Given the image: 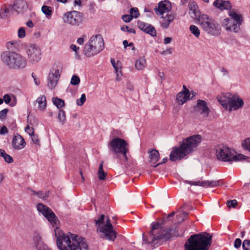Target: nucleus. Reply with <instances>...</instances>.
<instances>
[{
  "instance_id": "9",
  "label": "nucleus",
  "mask_w": 250,
  "mask_h": 250,
  "mask_svg": "<svg viewBox=\"0 0 250 250\" xmlns=\"http://www.w3.org/2000/svg\"><path fill=\"white\" fill-rule=\"evenodd\" d=\"M128 143L123 139L116 137L112 139L108 145V147L110 151L115 155L121 154L125 161H127V153L128 151Z\"/></svg>"
},
{
  "instance_id": "53",
  "label": "nucleus",
  "mask_w": 250,
  "mask_h": 250,
  "mask_svg": "<svg viewBox=\"0 0 250 250\" xmlns=\"http://www.w3.org/2000/svg\"><path fill=\"white\" fill-rule=\"evenodd\" d=\"M31 136L32 141L33 142L34 144L36 145H39L40 141L38 138V136L37 135H35L34 134Z\"/></svg>"
},
{
  "instance_id": "48",
  "label": "nucleus",
  "mask_w": 250,
  "mask_h": 250,
  "mask_svg": "<svg viewBox=\"0 0 250 250\" xmlns=\"http://www.w3.org/2000/svg\"><path fill=\"white\" fill-rule=\"evenodd\" d=\"M8 112V109L7 108H5L0 111V119L3 120L5 119L7 116Z\"/></svg>"
},
{
  "instance_id": "31",
  "label": "nucleus",
  "mask_w": 250,
  "mask_h": 250,
  "mask_svg": "<svg viewBox=\"0 0 250 250\" xmlns=\"http://www.w3.org/2000/svg\"><path fill=\"white\" fill-rule=\"evenodd\" d=\"M52 102L59 109H60L65 105L64 102L63 100L58 97H53Z\"/></svg>"
},
{
  "instance_id": "44",
  "label": "nucleus",
  "mask_w": 250,
  "mask_h": 250,
  "mask_svg": "<svg viewBox=\"0 0 250 250\" xmlns=\"http://www.w3.org/2000/svg\"><path fill=\"white\" fill-rule=\"evenodd\" d=\"M243 250H250V241L249 240H245L242 245Z\"/></svg>"
},
{
  "instance_id": "47",
  "label": "nucleus",
  "mask_w": 250,
  "mask_h": 250,
  "mask_svg": "<svg viewBox=\"0 0 250 250\" xmlns=\"http://www.w3.org/2000/svg\"><path fill=\"white\" fill-rule=\"evenodd\" d=\"M18 35L19 38H23L25 36V31L24 27H20L19 29Z\"/></svg>"
},
{
  "instance_id": "49",
  "label": "nucleus",
  "mask_w": 250,
  "mask_h": 250,
  "mask_svg": "<svg viewBox=\"0 0 250 250\" xmlns=\"http://www.w3.org/2000/svg\"><path fill=\"white\" fill-rule=\"evenodd\" d=\"M25 131L30 136H31L34 134V129L33 127H30L29 125H27L25 128Z\"/></svg>"
},
{
  "instance_id": "25",
  "label": "nucleus",
  "mask_w": 250,
  "mask_h": 250,
  "mask_svg": "<svg viewBox=\"0 0 250 250\" xmlns=\"http://www.w3.org/2000/svg\"><path fill=\"white\" fill-rule=\"evenodd\" d=\"M213 5L221 10L230 9L231 4L229 0H215Z\"/></svg>"
},
{
  "instance_id": "39",
  "label": "nucleus",
  "mask_w": 250,
  "mask_h": 250,
  "mask_svg": "<svg viewBox=\"0 0 250 250\" xmlns=\"http://www.w3.org/2000/svg\"><path fill=\"white\" fill-rule=\"evenodd\" d=\"M139 12L137 8L133 7L130 10V15L132 16V18H137L139 15Z\"/></svg>"
},
{
  "instance_id": "20",
  "label": "nucleus",
  "mask_w": 250,
  "mask_h": 250,
  "mask_svg": "<svg viewBox=\"0 0 250 250\" xmlns=\"http://www.w3.org/2000/svg\"><path fill=\"white\" fill-rule=\"evenodd\" d=\"M14 11L18 14H22L27 9V6L24 0H16L13 5H10Z\"/></svg>"
},
{
  "instance_id": "17",
  "label": "nucleus",
  "mask_w": 250,
  "mask_h": 250,
  "mask_svg": "<svg viewBox=\"0 0 250 250\" xmlns=\"http://www.w3.org/2000/svg\"><path fill=\"white\" fill-rule=\"evenodd\" d=\"M170 9V3L167 0L160 2L158 4V6L154 8L155 12L158 15H162L165 13H167L169 12Z\"/></svg>"
},
{
  "instance_id": "58",
  "label": "nucleus",
  "mask_w": 250,
  "mask_h": 250,
  "mask_svg": "<svg viewBox=\"0 0 250 250\" xmlns=\"http://www.w3.org/2000/svg\"><path fill=\"white\" fill-rule=\"evenodd\" d=\"M111 63L112 64V65L114 68L115 71H116V70H120L118 68V67L116 65V62H115V60L114 59H112V58L111 59Z\"/></svg>"
},
{
  "instance_id": "18",
  "label": "nucleus",
  "mask_w": 250,
  "mask_h": 250,
  "mask_svg": "<svg viewBox=\"0 0 250 250\" xmlns=\"http://www.w3.org/2000/svg\"><path fill=\"white\" fill-rule=\"evenodd\" d=\"M89 42L94 45L95 49H97L100 52L103 49L104 42L100 35L92 36Z\"/></svg>"
},
{
  "instance_id": "63",
  "label": "nucleus",
  "mask_w": 250,
  "mask_h": 250,
  "mask_svg": "<svg viewBox=\"0 0 250 250\" xmlns=\"http://www.w3.org/2000/svg\"><path fill=\"white\" fill-rule=\"evenodd\" d=\"M221 71L222 73H223L224 75H228L229 72H228V70L224 67H222L221 69Z\"/></svg>"
},
{
  "instance_id": "5",
  "label": "nucleus",
  "mask_w": 250,
  "mask_h": 250,
  "mask_svg": "<svg viewBox=\"0 0 250 250\" xmlns=\"http://www.w3.org/2000/svg\"><path fill=\"white\" fill-rule=\"evenodd\" d=\"M1 59L3 62L10 68H23L27 64V61L25 58L14 52H3L1 54Z\"/></svg>"
},
{
  "instance_id": "8",
  "label": "nucleus",
  "mask_w": 250,
  "mask_h": 250,
  "mask_svg": "<svg viewBox=\"0 0 250 250\" xmlns=\"http://www.w3.org/2000/svg\"><path fill=\"white\" fill-rule=\"evenodd\" d=\"M199 24L202 29L208 34L212 36L220 34L221 28L219 24L208 15L202 14L198 19Z\"/></svg>"
},
{
  "instance_id": "60",
  "label": "nucleus",
  "mask_w": 250,
  "mask_h": 250,
  "mask_svg": "<svg viewBox=\"0 0 250 250\" xmlns=\"http://www.w3.org/2000/svg\"><path fill=\"white\" fill-rule=\"evenodd\" d=\"M172 41V38L170 37H166L164 39V43L165 44L169 43Z\"/></svg>"
},
{
  "instance_id": "61",
  "label": "nucleus",
  "mask_w": 250,
  "mask_h": 250,
  "mask_svg": "<svg viewBox=\"0 0 250 250\" xmlns=\"http://www.w3.org/2000/svg\"><path fill=\"white\" fill-rule=\"evenodd\" d=\"M167 157H165L164 158L163 160H162V162H161V163H159L158 164H157V165H154L153 167H156L157 166L161 165V164H164L166 162H167Z\"/></svg>"
},
{
  "instance_id": "45",
  "label": "nucleus",
  "mask_w": 250,
  "mask_h": 250,
  "mask_svg": "<svg viewBox=\"0 0 250 250\" xmlns=\"http://www.w3.org/2000/svg\"><path fill=\"white\" fill-rule=\"evenodd\" d=\"M121 30L124 32H127L130 33H135V31L133 28H130L127 25H124L121 27Z\"/></svg>"
},
{
  "instance_id": "15",
  "label": "nucleus",
  "mask_w": 250,
  "mask_h": 250,
  "mask_svg": "<svg viewBox=\"0 0 250 250\" xmlns=\"http://www.w3.org/2000/svg\"><path fill=\"white\" fill-rule=\"evenodd\" d=\"M188 183L191 185L203 187L205 188H214L220 185L223 184L222 180L216 181H188Z\"/></svg>"
},
{
  "instance_id": "6",
  "label": "nucleus",
  "mask_w": 250,
  "mask_h": 250,
  "mask_svg": "<svg viewBox=\"0 0 250 250\" xmlns=\"http://www.w3.org/2000/svg\"><path fill=\"white\" fill-rule=\"evenodd\" d=\"M218 101L224 108L227 109L229 107V111L238 110L244 104L243 100L236 93L223 94L218 98Z\"/></svg>"
},
{
  "instance_id": "55",
  "label": "nucleus",
  "mask_w": 250,
  "mask_h": 250,
  "mask_svg": "<svg viewBox=\"0 0 250 250\" xmlns=\"http://www.w3.org/2000/svg\"><path fill=\"white\" fill-rule=\"evenodd\" d=\"M241 243L242 242L241 239L239 238H237L234 241V246L235 248L238 249L240 247Z\"/></svg>"
},
{
  "instance_id": "4",
  "label": "nucleus",
  "mask_w": 250,
  "mask_h": 250,
  "mask_svg": "<svg viewBox=\"0 0 250 250\" xmlns=\"http://www.w3.org/2000/svg\"><path fill=\"white\" fill-rule=\"evenodd\" d=\"M212 235L207 232L190 236L185 244V250H208L211 244Z\"/></svg>"
},
{
  "instance_id": "36",
  "label": "nucleus",
  "mask_w": 250,
  "mask_h": 250,
  "mask_svg": "<svg viewBox=\"0 0 250 250\" xmlns=\"http://www.w3.org/2000/svg\"><path fill=\"white\" fill-rule=\"evenodd\" d=\"M58 118L59 122L63 125L66 120V116L65 111L63 110L60 109L59 111Z\"/></svg>"
},
{
  "instance_id": "40",
  "label": "nucleus",
  "mask_w": 250,
  "mask_h": 250,
  "mask_svg": "<svg viewBox=\"0 0 250 250\" xmlns=\"http://www.w3.org/2000/svg\"><path fill=\"white\" fill-rule=\"evenodd\" d=\"M80 83V79L79 77L75 75L72 76L71 79V84L73 85H77Z\"/></svg>"
},
{
  "instance_id": "10",
  "label": "nucleus",
  "mask_w": 250,
  "mask_h": 250,
  "mask_svg": "<svg viewBox=\"0 0 250 250\" xmlns=\"http://www.w3.org/2000/svg\"><path fill=\"white\" fill-rule=\"evenodd\" d=\"M235 152L226 146H219L216 150L217 159L224 162L238 161L245 159L242 154L236 155Z\"/></svg>"
},
{
  "instance_id": "3",
  "label": "nucleus",
  "mask_w": 250,
  "mask_h": 250,
  "mask_svg": "<svg viewBox=\"0 0 250 250\" xmlns=\"http://www.w3.org/2000/svg\"><path fill=\"white\" fill-rule=\"evenodd\" d=\"M202 140L200 135L196 134L185 139L179 148L173 150L169 155V159L172 161L180 160L187 155L193 151Z\"/></svg>"
},
{
  "instance_id": "23",
  "label": "nucleus",
  "mask_w": 250,
  "mask_h": 250,
  "mask_svg": "<svg viewBox=\"0 0 250 250\" xmlns=\"http://www.w3.org/2000/svg\"><path fill=\"white\" fill-rule=\"evenodd\" d=\"M33 241L37 250H46L47 246L42 242L40 234L35 232L33 234Z\"/></svg>"
},
{
  "instance_id": "11",
  "label": "nucleus",
  "mask_w": 250,
  "mask_h": 250,
  "mask_svg": "<svg viewBox=\"0 0 250 250\" xmlns=\"http://www.w3.org/2000/svg\"><path fill=\"white\" fill-rule=\"evenodd\" d=\"M63 22L74 26H79L83 22V14L77 11L67 12L62 18Z\"/></svg>"
},
{
  "instance_id": "12",
  "label": "nucleus",
  "mask_w": 250,
  "mask_h": 250,
  "mask_svg": "<svg viewBox=\"0 0 250 250\" xmlns=\"http://www.w3.org/2000/svg\"><path fill=\"white\" fill-rule=\"evenodd\" d=\"M99 231L102 233V237L106 239L113 241L116 237V232L113 230V227L108 218H107L106 224L99 228Z\"/></svg>"
},
{
  "instance_id": "30",
  "label": "nucleus",
  "mask_w": 250,
  "mask_h": 250,
  "mask_svg": "<svg viewBox=\"0 0 250 250\" xmlns=\"http://www.w3.org/2000/svg\"><path fill=\"white\" fill-rule=\"evenodd\" d=\"M146 61L144 57H141L137 60L135 62V67L138 70H142L146 66Z\"/></svg>"
},
{
  "instance_id": "29",
  "label": "nucleus",
  "mask_w": 250,
  "mask_h": 250,
  "mask_svg": "<svg viewBox=\"0 0 250 250\" xmlns=\"http://www.w3.org/2000/svg\"><path fill=\"white\" fill-rule=\"evenodd\" d=\"M39 104V108L44 110L46 106V98L44 95H42L38 98L36 100Z\"/></svg>"
},
{
  "instance_id": "21",
  "label": "nucleus",
  "mask_w": 250,
  "mask_h": 250,
  "mask_svg": "<svg viewBox=\"0 0 250 250\" xmlns=\"http://www.w3.org/2000/svg\"><path fill=\"white\" fill-rule=\"evenodd\" d=\"M137 24L138 27L141 30L144 31L146 33L152 36H156V32L155 29L150 24L146 23L140 21H138Z\"/></svg>"
},
{
  "instance_id": "37",
  "label": "nucleus",
  "mask_w": 250,
  "mask_h": 250,
  "mask_svg": "<svg viewBox=\"0 0 250 250\" xmlns=\"http://www.w3.org/2000/svg\"><path fill=\"white\" fill-rule=\"evenodd\" d=\"M7 47L8 49H13V46L14 48L18 47L19 45V42L16 41H12L7 42Z\"/></svg>"
},
{
  "instance_id": "42",
  "label": "nucleus",
  "mask_w": 250,
  "mask_h": 250,
  "mask_svg": "<svg viewBox=\"0 0 250 250\" xmlns=\"http://www.w3.org/2000/svg\"><path fill=\"white\" fill-rule=\"evenodd\" d=\"M242 146L245 149L250 151V138L246 139L242 142Z\"/></svg>"
},
{
  "instance_id": "34",
  "label": "nucleus",
  "mask_w": 250,
  "mask_h": 250,
  "mask_svg": "<svg viewBox=\"0 0 250 250\" xmlns=\"http://www.w3.org/2000/svg\"><path fill=\"white\" fill-rule=\"evenodd\" d=\"M42 11L46 15L47 18H50L52 15V8L49 6L43 5L42 7Z\"/></svg>"
},
{
  "instance_id": "57",
  "label": "nucleus",
  "mask_w": 250,
  "mask_h": 250,
  "mask_svg": "<svg viewBox=\"0 0 250 250\" xmlns=\"http://www.w3.org/2000/svg\"><path fill=\"white\" fill-rule=\"evenodd\" d=\"M8 132V129L5 126H3L0 130V134L3 135Z\"/></svg>"
},
{
  "instance_id": "7",
  "label": "nucleus",
  "mask_w": 250,
  "mask_h": 250,
  "mask_svg": "<svg viewBox=\"0 0 250 250\" xmlns=\"http://www.w3.org/2000/svg\"><path fill=\"white\" fill-rule=\"evenodd\" d=\"M230 18L224 19L222 25L229 31L238 33L240 30V25L242 24L244 18L241 14L236 13L234 10H230L229 13Z\"/></svg>"
},
{
  "instance_id": "38",
  "label": "nucleus",
  "mask_w": 250,
  "mask_h": 250,
  "mask_svg": "<svg viewBox=\"0 0 250 250\" xmlns=\"http://www.w3.org/2000/svg\"><path fill=\"white\" fill-rule=\"evenodd\" d=\"M105 218V216L104 214H102L98 219L95 220L96 226L98 227V229L99 230V228H101V225L103 224V222L104 221Z\"/></svg>"
},
{
  "instance_id": "54",
  "label": "nucleus",
  "mask_w": 250,
  "mask_h": 250,
  "mask_svg": "<svg viewBox=\"0 0 250 250\" xmlns=\"http://www.w3.org/2000/svg\"><path fill=\"white\" fill-rule=\"evenodd\" d=\"M5 161L8 163H11L13 162V159L9 155L6 154L3 158Z\"/></svg>"
},
{
  "instance_id": "33",
  "label": "nucleus",
  "mask_w": 250,
  "mask_h": 250,
  "mask_svg": "<svg viewBox=\"0 0 250 250\" xmlns=\"http://www.w3.org/2000/svg\"><path fill=\"white\" fill-rule=\"evenodd\" d=\"M31 191L32 192V194L34 195H37L40 198H41L43 200L45 199L46 197H48L49 196V191H46L45 193H43L41 191L36 192V191L33 190H31Z\"/></svg>"
},
{
  "instance_id": "50",
  "label": "nucleus",
  "mask_w": 250,
  "mask_h": 250,
  "mask_svg": "<svg viewBox=\"0 0 250 250\" xmlns=\"http://www.w3.org/2000/svg\"><path fill=\"white\" fill-rule=\"evenodd\" d=\"M122 19L125 22H128L132 19V17L130 15H124L122 16Z\"/></svg>"
},
{
  "instance_id": "62",
  "label": "nucleus",
  "mask_w": 250,
  "mask_h": 250,
  "mask_svg": "<svg viewBox=\"0 0 250 250\" xmlns=\"http://www.w3.org/2000/svg\"><path fill=\"white\" fill-rule=\"evenodd\" d=\"M26 25L29 28H32L34 26V23L32 21H29L26 22Z\"/></svg>"
},
{
  "instance_id": "43",
  "label": "nucleus",
  "mask_w": 250,
  "mask_h": 250,
  "mask_svg": "<svg viewBox=\"0 0 250 250\" xmlns=\"http://www.w3.org/2000/svg\"><path fill=\"white\" fill-rule=\"evenodd\" d=\"M70 48H71V49H72L75 52V55L76 58L79 59L80 55L78 51L80 49V48L79 47H77L76 45L73 44L70 45Z\"/></svg>"
},
{
  "instance_id": "52",
  "label": "nucleus",
  "mask_w": 250,
  "mask_h": 250,
  "mask_svg": "<svg viewBox=\"0 0 250 250\" xmlns=\"http://www.w3.org/2000/svg\"><path fill=\"white\" fill-rule=\"evenodd\" d=\"M189 13L193 14V15L196 17H199V18H200V16H201L200 15V13H199L198 8H196V9H194L193 10H190Z\"/></svg>"
},
{
  "instance_id": "56",
  "label": "nucleus",
  "mask_w": 250,
  "mask_h": 250,
  "mask_svg": "<svg viewBox=\"0 0 250 250\" xmlns=\"http://www.w3.org/2000/svg\"><path fill=\"white\" fill-rule=\"evenodd\" d=\"M5 103L7 104H9L11 100V97L8 94H5L3 96V99H2Z\"/></svg>"
},
{
  "instance_id": "35",
  "label": "nucleus",
  "mask_w": 250,
  "mask_h": 250,
  "mask_svg": "<svg viewBox=\"0 0 250 250\" xmlns=\"http://www.w3.org/2000/svg\"><path fill=\"white\" fill-rule=\"evenodd\" d=\"M191 33L196 38H199L200 35L199 29L195 25H191L189 27Z\"/></svg>"
},
{
  "instance_id": "28",
  "label": "nucleus",
  "mask_w": 250,
  "mask_h": 250,
  "mask_svg": "<svg viewBox=\"0 0 250 250\" xmlns=\"http://www.w3.org/2000/svg\"><path fill=\"white\" fill-rule=\"evenodd\" d=\"M11 10V7H6L5 5H4L0 10V17L1 19H6L8 18L10 15V12Z\"/></svg>"
},
{
  "instance_id": "13",
  "label": "nucleus",
  "mask_w": 250,
  "mask_h": 250,
  "mask_svg": "<svg viewBox=\"0 0 250 250\" xmlns=\"http://www.w3.org/2000/svg\"><path fill=\"white\" fill-rule=\"evenodd\" d=\"M60 67L54 65L47 78V86L50 89H53L56 86L60 77Z\"/></svg>"
},
{
  "instance_id": "2",
  "label": "nucleus",
  "mask_w": 250,
  "mask_h": 250,
  "mask_svg": "<svg viewBox=\"0 0 250 250\" xmlns=\"http://www.w3.org/2000/svg\"><path fill=\"white\" fill-rule=\"evenodd\" d=\"M151 225V229L149 236H147L143 234V239L144 243L150 245L152 247L155 248L159 246L162 240H167L173 237H178L181 235L177 227L163 229L162 224L160 223L153 222Z\"/></svg>"
},
{
  "instance_id": "22",
  "label": "nucleus",
  "mask_w": 250,
  "mask_h": 250,
  "mask_svg": "<svg viewBox=\"0 0 250 250\" xmlns=\"http://www.w3.org/2000/svg\"><path fill=\"white\" fill-rule=\"evenodd\" d=\"M100 52L96 49H95L94 45L89 41L84 45L83 53L87 57L90 58L93 57Z\"/></svg>"
},
{
  "instance_id": "19",
  "label": "nucleus",
  "mask_w": 250,
  "mask_h": 250,
  "mask_svg": "<svg viewBox=\"0 0 250 250\" xmlns=\"http://www.w3.org/2000/svg\"><path fill=\"white\" fill-rule=\"evenodd\" d=\"M26 143L23 137L19 134L14 135L12 141V146L15 149H21L25 146Z\"/></svg>"
},
{
  "instance_id": "59",
  "label": "nucleus",
  "mask_w": 250,
  "mask_h": 250,
  "mask_svg": "<svg viewBox=\"0 0 250 250\" xmlns=\"http://www.w3.org/2000/svg\"><path fill=\"white\" fill-rule=\"evenodd\" d=\"M116 75H117L116 81H120L121 80V78H120L119 75H120V74H121L122 75L121 70L120 69L118 70H116Z\"/></svg>"
},
{
  "instance_id": "32",
  "label": "nucleus",
  "mask_w": 250,
  "mask_h": 250,
  "mask_svg": "<svg viewBox=\"0 0 250 250\" xmlns=\"http://www.w3.org/2000/svg\"><path fill=\"white\" fill-rule=\"evenodd\" d=\"M103 162H101L100 163L99 169H98V177L100 180H104L105 179L106 176V173L104 171L103 169Z\"/></svg>"
},
{
  "instance_id": "27",
  "label": "nucleus",
  "mask_w": 250,
  "mask_h": 250,
  "mask_svg": "<svg viewBox=\"0 0 250 250\" xmlns=\"http://www.w3.org/2000/svg\"><path fill=\"white\" fill-rule=\"evenodd\" d=\"M150 162L155 164L160 158V154L158 150L155 149H149L148 150Z\"/></svg>"
},
{
  "instance_id": "46",
  "label": "nucleus",
  "mask_w": 250,
  "mask_h": 250,
  "mask_svg": "<svg viewBox=\"0 0 250 250\" xmlns=\"http://www.w3.org/2000/svg\"><path fill=\"white\" fill-rule=\"evenodd\" d=\"M227 204L229 208H235L237 205V202L236 200H229L227 202Z\"/></svg>"
},
{
  "instance_id": "26",
  "label": "nucleus",
  "mask_w": 250,
  "mask_h": 250,
  "mask_svg": "<svg viewBox=\"0 0 250 250\" xmlns=\"http://www.w3.org/2000/svg\"><path fill=\"white\" fill-rule=\"evenodd\" d=\"M174 19V16L173 14H167L165 17H162L160 21L162 27L165 29L167 28Z\"/></svg>"
},
{
  "instance_id": "24",
  "label": "nucleus",
  "mask_w": 250,
  "mask_h": 250,
  "mask_svg": "<svg viewBox=\"0 0 250 250\" xmlns=\"http://www.w3.org/2000/svg\"><path fill=\"white\" fill-rule=\"evenodd\" d=\"M190 96L189 91L188 89L185 91L178 93L176 96V100L180 105H182L189 100Z\"/></svg>"
},
{
  "instance_id": "14",
  "label": "nucleus",
  "mask_w": 250,
  "mask_h": 250,
  "mask_svg": "<svg viewBox=\"0 0 250 250\" xmlns=\"http://www.w3.org/2000/svg\"><path fill=\"white\" fill-rule=\"evenodd\" d=\"M27 54L28 60L32 63L39 62L42 58V52L40 48L35 44L30 45L27 50Z\"/></svg>"
},
{
  "instance_id": "41",
  "label": "nucleus",
  "mask_w": 250,
  "mask_h": 250,
  "mask_svg": "<svg viewBox=\"0 0 250 250\" xmlns=\"http://www.w3.org/2000/svg\"><path fill=\"white\" fill-rule=\"evenodd\" d=\"M86 101V96L85 94H82L80 99H77L76 104L79 106H82Z\"/></svg>"
},
{
  "instance_id": "16",
  "label": "nucleus",
  "mask_w": 250,
  "mask_h": 250,
  "mask_svg": "<svg viewBox=\"0 0 250 250\" xmlns=\"http://www.w3.org/2000/svg\"><path fill=\"white\" fill-rule=\"evenodd\" d=\"M194 109L195 111L202 115L204 117H208L209 109L206 101L202 100H197V105L195 106Z\"/></svg>"
},
{
  "instance_id": "51",
  "label": "nucleus",
  "mask_w": 250,
  "mask_h": 250,
  "mask_svg": "<svg viewBox=\"0 0 250 250\" xmlns=\"http://www.w3.org/2000/svg\"><path fill=\"white\" fill-rule=\"evenodd\" d=\"M188 7L190 11L198 8V6L195 1H190L188 3Z\"/></svg>"
},
{
  "instance_id": "1",
  "label": "nucleus",
  "mask_w": 250,
  "mask_h": 250,
  "mask_svg": "<svg viewBox=\"0 0 250 250\" xmlns=\"http://www.w3.org/2000/svg\"><path fill=\"white\" fill-rule=\"evenodd\" d=\"M37 210L48 220L54 229L57 245L60 250H87L84 238L74 234H66L57 227L59 220L53 211L42 203L37 206Z\"/></svg>"
},
{
  "instance_id": "64",
  "label": "nucleus",
  "mask_w": 250,
  "mask_h": 250,
  "mask_svg": "<svg viewBox=\"0 0 250 250\" xmlns=\"http://www.w3.org/2000/svg\"><path fill=\"white\" fill-rule=\"evenodd\" d=\"M83 42H84V38L83 37L79 38L77 39V42H78V43H79L80 44H83Z\"/></svg>"
}]
</instances>
